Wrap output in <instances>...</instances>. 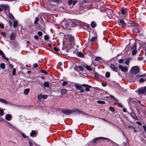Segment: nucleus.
I'll return each mask as SVG.
<instances>
[{
  "label": "nucleus",
  "instance_id": "0eeeda50",
  "mask_svg": "<svg viewBox=\"0 0 146 146\" xmlns=\"http://www.w3.org/2000/svg\"><path fill=\"white\" fill-rule=\"evenodd\" d=\"M146 91V86L144 88H142L139 89L138 90V94H144Z\"/></svg>",
  "mask_w": 146,
  "mask_h": 146
},
{
  "label": "nucleus",
  "instance_id": "37998d69",
  "mask_svg": "<svg viewBox=\"0 0 146 146\" xmlns=\"http://www.w3.org/2000/svg\"><path fill=\"white\" fill-rule=\"evenodd\" d=\"M137 59L139 61L142 60L143 59V57L142 56L139 57Z\"/></svg>",
  "mask_w": 146,
  "mask_h": 146
},
{
  "label": "nucleus",
  "instance_id": "58836bf2",
  "mask_svg": "<svg viewBox=\"0 0 146 146\" xmlns=\"http://www.w3.org/2000/svg\"><path fill=\"white\" fill-rule=\"evenodd\" d=\"M138 25H139L137 23H132L131 25V26L132 27H137Z\"/></svg>",
  "mask_w": 146,
  "mask_h": 146
},
{
  "label": "nucleus",
  "instance_id": "6ab92c4d",
  "mask_svg": "<svg viewBox=\"0 0 146 146\" xmlns=\"http://www.w3.org/2000/svg\"><path fill=\"white\" fill-rule=\"evenodd\" d=\"M15 37V34L13 33H12L10 35L11 39L12 40H14Z\"/></svg>",
  "mask_w": 146,
  "mask_h": 146
},
{
  "label": "nucleus",
  "instance_id": "ea45409f",
  "mask_svg": "<svg viewBox=\"0 0 146 146\" xmlns=\"http://www.w3.org/2000/svg\"><path fill=\"white\" fill-rule=\"evenodd\" d=\"M101 7H100L101 9H103L105 8L106 7L105 5L102 3H101Z\"/></svg>",
  "mask_w": 146,
  "mask_h": 146
},
{
  "label": "nucleus",
  "instance_id": "9d476101",
  "mask_svg": "<svg viewBox=\"0 0 146 146\" xmlns=\"http://www.w3.org/2000/svg\"><path fill=\"white\" fill-rule=\"evenodd\" d=\"M119 68L122 72H126L128 70V68L126 67L123 66L121 65H119Z\"/></svg>",
  "mask_w": 146,
  "mask_h": 146
},
{
  "label": "nucleus",
  "instance_id": "680f3d73",
  "mask_svg": "<svg viewBox=\"0 0 146 146\" xmlns=\"http://www.w3.org/2000/svg\"><path fill=\"white\" fill-rule=\"evenodd\" d=\"M143 47L146 50V43H145L143 44Z\"/></svg>",
  "mask_w": 146,
  "mask_h": 146
},
{
  "label": "nucleus",
  "instance_id": "49530a36",
  "mask_svg": "<svg viewBox=\"0 0 146 146\" xmlns=\"http://www.w3.org/2000/svg\"><path fill=\"white\" fill-rule=\"evenodd\" d=\"M54 50L56 51H58L59 50V49L57 47H54L53 48Z\"/></svg>",
  "mask_w": 146,
  "mask_h": 146
},
{
  "label": "nucleus",
  "instance_id": "338daca9",
  "mask_svg": "<svg viewBox=\"0 0 146 146\" xmlns=\"http://www.w3.org/2000/svg\"><path fill=\"white\" fill-rule=\"evenodd\" d=\"M9 67H10V68H13V65L10 64L9 65Z\"/></svg>",
  "mask_w": 146,
  "mask_h": 146
},
{
  "label": "nucleus",
  "instance_id": "4468645a",
  "mask_svg": "<svg viewBox=\"0 0 146 146\" xmlns=\"http://www.w3.org/2000/svg\"><path fill=\"white\" fill-rule=\"evenodd\" d=\"M48 96L46 95H42L40 94L38 95V98H41L44 99H46L47 98Z\"/></svg>",
  "mask_w": 146,
  "mask_h": 146
},
{
  "label": "nucleus",
  "instance_id": "6e6d98bb",
  "mask_svg": "<svg viewBox=\"0 0 146 146\" xmlns=\"http://www.w3.org/2000/svg\"><path fill=\"white\" fill-rule=\"evenodd\" d=\"M123 62V59H120L119 60V62L120 63H122Z\"/></svg>",
  "mask_w": 146,
  "mask_h": 146
},
{
  "label": "nucleus",
  "instance_id": "473e14b6",
  "mask_svg": "<svg viewBox=\"0 0 146 146\" xmlns=\"http://www.w3.org/2000/svg\"><path fill=\"white\" fill-rule=\"evenodd\" d=\"M84 9H85V8L83 4H82V5H81L79 8V9L80 10H82Z\"/></svg>",
  "mask_w": 146,
  "mask_h": 146
},
{
  "label": "nucleus",
  "instance_id": "5fc2aeb1",
  "mask_svg": "<svg viewBox=\"0 0 146 146\" xmlns=\"http://www.w3.org/2000/svg\"><path fill=\"white\" fill-rule=\"evenodd\" d=\"M3 112V111L2 110L0 109V115H2Z\"/></svg>",
  "mask_w": 146,
  "mask_h": 146
},
{
  "label": "nucleus",
  "instance_id": "20e7f679",
  "mask_svg": "<svg viewBox=\"0 0 146 146\" xmlns=\"http://www.w3.org/2000/svg\"><path fill=\"white\" fill-rule=\"evenodd\" d=\"M129 10L127 9L123 8L121 9V12L122 14L124 15V17H126L128 15V11Z\"/></svg>",
  "mask_w": 146,
  "mask_h": 146
},
{
  "label": "nucleus",
  "instance_id": "8fccbe9b",
  "mask_svg": "<svg viewBox=\"0 0 146 146\" xmlns=\"http://www.w3.org/2000/svg\"><path fill=\"white\" fill-rule=\"evenodd\" d=\"M67 84H68V82H66V81H64L62 83V85L63 86H64L67 85Z\"/></svg>",
  "mask_w": 146,
  "mask_h": 146
},
{
  "label": "nucleus",
  "instance_id": "1a4fd4ad",
  "mask_svg": "<svg viewBox=\"0 0 146 146\" xmlns=\"http://www.w3.org/2000/svg\"><path fill=\"white\" fill-rule=\"evenodd\" d=\"M142 30V28L138 25L134 29V31L135 33H138Z\"/></svg>",
  "mask_w": 146,
  "mask_h": 146
},
{
  "label": "nucleus",
  "instance_id": "c85d7f7f",
  "mask_svg": "<svg viewBox=\"0 0 146 146\" xmlns=\"http://www.w3.org/2000/svg\"><path fill=\"white\" fill-rule=\"evenodd\" d=\"M2 9L6 10L8 8V6L7 5H2Z\"/></svg>",
  "mask_w": 146,
  "mask_h": 146
},
{
  "label": "nucleus",
  "instance_id": "79ce46f5",
  "mask_svg": "<svg viewBox=\"0 0 146 146\" xmlns=\"http://www.w3.org/2000/svg\"><path fill=\"white\" fill-rule=\"evenodd\" d=\"M40 71L41 73H44V74H46L47 73V72H46V71L45 70H40Z\"/></svg>",
  "mask_w": 146,
  "mask_h": 146
},
{
  "label": "nucleus",
  "instance_id": "9b49d317",
  "mask_svg": "<svg viewBox=\"0 0 146 146\" xmlns=\"http://www.w3.org/2000/svg\"><path fill=\"white\" fill-rule=\"evenodd\" d=\"M77 2V1L76 0L73 1V0H69L68 1V3L70 5V6L75 5Z\"/></svg>",
  "mask_w": 146,
  "mask_h": 146
},
{
  "label": "nucleus",
  "instance_id": "7ed1b4c3",
  "mask_svg": "<svg viewBox=\"0 0 146 146\" xmlns=\"http://www.w3.org/2000/svg\"><path fill=\"white\" fill-rule=\"evenodd\" d=\"M72 23L70 20H64L61 23V25L63 29H69L70 27V25Z\"/></svg>",
  "mask_w": 146,
  "mask_h": 146
},
{
  "label": "nucleus",
  "instance_id": "de8ad7c7",
  "mask_svg": "<svg viewBox=\"0 0 146 146\" xmlns=\"http://www.w3.org/2000/svg\"><path fill=\"white\" fill-rule=\"evenodd\" d=\"M101 59V58L99 57H97L95 58V60L97 61H99Z\"/></svg>",
  "mask_w": 146,
  "mask_h": 146
},
{
  "label": "nucleus",
  "instance_id": "72a5a7b5",
  "mask_svg": "<svg viewBox=\"0 0 146 146\" xmlns=\"http://www.w3.org/2000/svg\"><path fill=\"white\" fill-rule=\"evenodd\" d=\"M97 102L99 104H105V102L103 101L98 100Z\"/></svg>",
  "mask_w": 146,
  "mask_h": 146
},
{
  "label": "nucleus",
  "instance_id": "774afa93",
  "mask_svg": "<svg viewBox=\"0 0 146 146\" xmlns=\"http://www.w3.org/2000/svg\"><path fill=\"white\" fill-rule=\"evenodd\" d=\"M123 111L124 112H126V110L125 108H123Z\"/></svg>",
  "mask_w": 146,
  "mask_h": 146
},
{
  "label": "nucleus",
  "instance_id": "cd10ccee",
  "mask_svg": "<svg viewBox=\"0 0 146 146\" xmlns=\"http://www.w3.org/2000/svg\"><path fill=\"white\" fill-rule=\"evenodd\" d=\"M0 101L6 104H7V101L4 99H0Z\"/></svg>",
  "mask_w": 146,
  "mask_h": 146
},
{
  "label": "nucleus",
  "instance_id": "4d7b16f0",
  "mask_svg": "<svg viewBox=\"0 0 146 146\" xmlns=\"http://www.w3.org/2000/svg\"><path fill=\"white\" fill-rule=\"evenodd\" d=\"M38 66V64L37 63H35L33 64V67L34 68H36Z\"/></svg>",
  "mask_w": 146,
  "mask_h": 146
},
{
  "label": "nucleus",
  "instance_id": "4be33fe9",
  "mask_svg": "<svg viewBox=\"0 0 146 146\" xmlns=\"http://www.w3.org/2000/svg\"><path fill=\"white\" fill-rule=\"evenodd\" d=\"M84 67L85 68H86V69L88 70L91 71L92 70V69L90 68V67L88 66L84 65Z\"/></svg>",
  "mask_w": 146,
  "mask_h": 146
},
{
  "label": "nucleus",
  "instance_id": "2f4dec72",
  "mask_svg": "<svg viewBox=\"0 0 146 146\" xmlns=\"http://www.w3.org/2000/svg\"><path fill=\"white\" fill-rule=\"evenodd\" d=\"M131 102H138L139 103H140V101H139L137 100H135L134 99H131Z\"/></svg>",
  "mask_w": 146,
  "mask_h": 146
},
{
  "label": "nucleus",
  "instance_id": "f03ea898",
  "mask_svg": "<svg viewBox=\"0 0 146 146\" xmlns=\"http://www.w3.org/2000/svg\"><path fill=\"white\" fill-rule=\"evenodd\" d=\"M70 43V45L72 46L74 44V38L71 35H68L65 36L63 40V45L68 44Z\"/></svg>",
  "mask_w": 146,
  "mask_h": 146
},
{
  "label": "nucleus",
  "instance_id": "aec40b11",
  "mask_svg": "<svg viewBox=\"0 0 146 146\" xmlns=\"http://www.w3.org/2000/svg\"><path fill=\"white\" fill-rule=\"evenodd\" d=\"M67 90L66 89H63L61 90V94L62 95H64L67 92Z\"/></svg>",
  "mask_w": 146,
  "mask_h": 146
},
{
  "label": "nucleus",
  "instance_id": "e2e57ef3",
  "mask_svg": "<svg viewBox=\"0 0 146 146\" xmlns=\"http://www.w3.org/2000/svg\"><path fill=\"white\" fill-rule=\"evenodd\" d=\"M102 85L103 86L105 87L106 86V83H102Z\"/></svg>",
  "mask_w": 146,
  "mask_h": 146
},
{
  "label": "nucleus",
  "instance_id": "c03bdc74",
  "mask_svg": "<svg viewBox=\"0 0 146 146\" xmlns=\"http://www.w3.org/2000/svg\"><path fill=\"white\" fill-rule=\"evenodd\" d=\"M144 81V79L143 78H141L139 80L140 82H143Z\"/></svg>",
  "mask_w": 146,
  "mask_h": 146
},
{
  "label": "nucleus",
  "instance_id": "2eb2a0df",
  "mask_svg": "<svg viewBox=\"0 0 146 146\" xmlns=\"http://www.w3.org/2000/svg\"><path fill=\"white\" fill-rule=\"evenodd\" d=\"M74 111L78 113L79 114L81 113L85 115H87V114L85 112L78 110L75 109Z\"/></svg>",
  "mask_w": 146,
  "mask_h": 146
},
{
  "label": "nucleus",
  "instance_id": "5701e85b",
  "mask_svg": "<svg viewBox=\"0 0 146 146\" xmlns=\"http://www.w3.org/2000/svg\"><path fill=\"white\" fill-rule=\"evenodd\" d=\"M77 55L78 56H79L80 57H82L84 56L83 54L81 52H78L77 53Z\"/></svg>",
  "mask_w": 146,
  "mask_h": 146
},
{
  "label": "nucleus",
  "instance_id": "c756f323",
  "mask_svg": "<svg viewBox=\"0 0 146 146\" xmlns=\"http://www.w3.org/2000/svg\"><path fill=\"white\" fill-rule=\"evenodd\" d=\"M18 22L17 21H15L13 22V27L14 28H15L17 26Z\"/></svg>",
  "mask_w": 146,
  "mask_h": 146
},
{
  "label": "nucleus",
  "instance_id": "e433bc0d",
  "mask_svg": "<svg viewBox=\"0 0 146 146\" xmlns=\"http://www.w3.org/2000/svg\"><path fill=\"white\" fill-rule=\"evenodd\" d=\"M109 109L112 112H114L115 110V108L112 107H109Z\"/></svg>",
  "mask_w": 146,
  "mask_h": 146
},
{
  "label": "nucleus",
  "instance_id": "f3484780",
  "mask_svg": "<svg viewBox=\"0 0 146 146\" xmlns=\"http://www.w3.org/2000/svg\"><path fill=\"white\" fill-rule=\"evenodd\" d=\"M119 22L120 23V24H119V25H122L123 27H125L126 26L125 23L122 19L120 20Z\"/></svg>",
  "mask_w": 146,
  "mask_h": 146
},
{
  "label": "nucleus",
  "instance_id": "393cba45",
  "mask_svg": "<svg viewBox=\"0 0 146 146\" xmlns=\"http://www.w3.org/2000/svg\"><path fill=\"white\" fill-rule=\"evenodd\" d=\"M36 134V132L34 131H32L30 133V135L31 136L33 137L34 135H35Z\"/></svg>",
  "mask_w": 146,
  "mask_h": 146
},
{
  "label": "nucleus",
  "instance_id": "f8f14e48",
  "mask_svg": "<svg viewBox=\"0 0 146 146\" xmlns=\"http://www.w3.org/2000/svg\"><path fill=\"white\" fill-rule=\"evenodd\" d=\"M110 67L114 71L117 72L118 68L117 67L115 66L113 64H111L110 65Z\"/></svg>",
  "mask_w": 146,
  "mask_h": 146
},
{
  "label": "nucleus",
  "instance_id": "13d9d810",
  "mask_svg": "<svg viewBox=\"0 0 146 146\" xmlns=\"http://www.w3.org/2000/svg\"><path fill=\"white\" fill-rule=\"evenodd\" d=\"M0 28L2 29L4 28V26L3 24L0 23Z\"/></svg>",
  "mask_w": 146,
  "mask_h": 146
},
{
  "label": "nucleus",
  "instance_id": "0e129e2a",
  "mask_svg": "<svg viewBox=\"0 0 146 146\" xmlns=\"http://www.w3.org/2000/svg\"><path fill=\"white\" fill-rule=\"evenodd\" d=\"M146 75V74H144L143 75H141L140 76H139L140 77H144Z\"/></svg>",
  "mask_w": 146,
  "mask_h": 146
},
{
  "label": "nucleus",
  "instance_id": "a211bd4d",
  "mask_svg": "<svg viewBox=\"0 0 146 146\" xmlns=\"http://www.w3.org/2000/svg\"><path fill=\"white\" fill-rule=\"evenodd\" d=\"M0 55H2V57L3 58H4L6 60H8V59L7 58H6L5 57V55L4 54L3 52L1 50H0Z\"/></svg>",
  "mask_w": 146,
  "mask_h": 146
},
{
  "label": "nucleus",
  "instance_id": "bf43d9fd",
  "mask_svg": "<svg viewBox=\"0 0 146 146\" xmlns=\"http://www.w3.org/2000/svg\"><path fill=\"white\" fill-rule=\"evenodd\" d=\"M38 37L37 36V35H35L34 36V38L36 40H37L38 39Z\"/></svg>",
  "mask_w": 146,
  "mask_h": 146
},
{
  "label": "nucleus",
  "instance_id": "bb28decb",
  "mask_svg": "<svg viewBox=\"0 0 146 146\" xmlns=\"http://www.w3.org/2000/svg\"><path fill=\"white\" fill-rule=\"evenodd\" d=\"M94 77L95 79H97L99 78V74L97 73L94 74Z\"/></svg>",
  "mask_w": 146,
  "mask_h": 146
},
{
  "label": "nucleus",
  "instance_id": "39448f33",
  "mask_svg": "<svg viewBox=\"0 0 146 146\" xmlns=\"http://www.w3.org/2000/svg\"><path fill=\"white\" fill-rule=\"evenodd\" d=\"M139 68L137 66H135L132 68L131 72L134 74H136L139 72Z\"/></svg>",
  "mask_w": 146,
  "mask_h": 146
},
{
  "label": "nucleus",
  "instance_id": "f257e3e1",
  "mask_svg": "<svg viewBox=\"0 0 146 146\" xmlns=\"http://www.w3.org/2000/svg\"><path fill=\"white\" fill-rule=\"evenodd\" d=\"M74 86L76 89L80 90V92L82 93L84 92L85 90L87 92H89L90 88H92L91 86L85 84H74Z\"/></svg>",
  "mask_w": 146,
  "mask_h": 146
},
{
  "label": "nucleus",
  "instance_id": "a18cd8bd",
  "mask_svg": "<svg viewBox=\"0 0 146 146\" xmlns=\"http://www.w3.org/2000/svg\"><path fill=\"white\" fill-rule=\"evenodd\" d=\"M44 38L45 40H48L49 38L48 36L47 35H45L44 37Z\"/></svg>",
  "mask_w": 146,
  "mask_h": 146
},
{
  "label": "nucleus",
  "instance_id": "b1692460",
  "mask_svg": "<svg viewBox=\"0 0 146 146\" xmlns=\"http://www.w3.org/2000/svg\"><path fill=\"white\" fill-rule=\"evenodd\" d=\"M44 86L48 88L49 87V83L48 82H44L43 84Z\"/></svg>",
  "mask_w": 146,
  "mask_h": 146
},
{
  "label": "nucleus",
  "instance_id": "f704fd0d",
  "mask_svg": "<svg viewBox=\"0 0 146 146\" xmlns=\"http://www.w3.org/2000/svg\"><path fill=\"white\" fill-rule=\"evenodd\" d=\"M5 65L4 63H2L0 65V68L3 69H5Z\"/></svg>",
  "mask_w": 146,
  "mask_h": 146
},
{
  "label": "nucleus",
  "instance_id": "603ef678",
  "mask_svg": "<svg viewBox=\"0 0 146 146\" xmlns=\"http://www.w3.org/2000/svg\"><path fill=\"white\" fill-rule=\"evenodd\" d=\"M74 69L75 70L78 71V70L79 69L78 67L76 66L74 67Z\"/></svg>",
  "mask_w": 146,
  "mask_h": 146
},
{
  "label": "nucleus",
  "instance_id": "423d86ee",
  "mask_svg": "<svg viewBox=\"0 0 146 146\" xmlns=\"http://www.w3.org/2000/svg\"><path fill=\"white\" fill-rule=\"evenodd\" d=\"M136 43H135L133 46L131 48V50H132V55H135L137 52L136 50Z\"/></svg>",
  "mask_w": 146,
  "mask_h": 146
},
{
  "label": "nucleus",
  "instance_id": "09e8293b",
  "mask_svg": "<svg viewBox=\"0 0 146 146\" xmlns=\"http://www.w3.org/2000/svg\"><path fill=\"white\" fill-rule=\"evenodd\" d=\"M22 135L23 136V137L24 138H28L29 137H26L25 135L23 133H22Z\"/></svg>",
  "mask_w": 146,
  "mask_h": 146
},
{
  "label": "nucleus",
  "instance_id": "412c9836",
  "mask_svg": "<svg viewBox=\"0 0 146 146\" xmlns=\"http://www.w3.org/2000/svg\"><path fill=\"white\" fill-rule=\"evenodd\" d=\"M96 40V37L94 36L92 37L91 38V41L92 43H94Z\"/></svg>",
  "mask_w": 146,
  "mask_h": 146
},
{
  "label": "nucleus",
  "instance_id": "dca6fc26",
  "mask_svg": "<svg viewBox=\"0 0 146 146\" xmlns=\"http://www.w3.org/2000/svg\"><path fill=\"white\" fill-rule=\"evenodd\" d=\"M11 116L9 114H7L5 116V119L8 121H10L11 119Z\"/></svg>",
  "mask_w": 146,
  "mask_h": 146
},
{
  "label": "nucleus",
  "instance_id": "3c124183",
  "mask_svg": "<svg viewBox=\"0 0 146 146\" xmlns=\"http://www.w3.org/2000/svg\"><path fill=\"white\" fill-rule=\"evenodd\" d=\"M38 34L40 36H42V32L41 31H38Z\"/></svg>",
  "mask_w": 146,
  "mask_h": 146
},
{
  "label": "nucleus",
  "instance_id": "7c9ffc66",
  "mask_svg": "<svg viewBox=\"0 0 146 146\" xmlns=\"http://www.w3.org/2000/svg\"><path fill=\"white\" fill-rule=\"evenodd\" d=\"M91 26L93 28H95L96 26V24L94 22H92L91 23Z\"/></svg>",
  "mask_w": 146,
  "mask_h": 146
},
{
  "label": "nucleus",
  "instance_id": "4c0bfd02",
  "mask_svg": "<svg viewBox=\"0 0 146 146\" xmlns=\"http://www.w3.org/2000/svg\"><path fill=\"white\" fill-rule=\"evenodd\" d=\"M105 75L106 77L109 78L110 76V73L109 72H106Z\"/></svg>",
  "mask_w": 146,
  "mask_h": 146
},
{
  "label": "nucleus",
  "instance_id": "ddd939ff",
  "mask_svg": "<svg viewBox=\"0 0 146 146\" xmlns=\"http://www.w3.org/2000/svg\"><path fill=\"white\" fill-rule=\"evenodd\" d=\"M62 112L64 114H69L72 113V111L69 110H64L62 111Z\"/></svg>",
  "mask_w": 146,
  "mask_h": 146
},
{
  "label": "nucleus",
  "instance_id": "69168bd1",
  "mask_svg": "<svg viewBox=\"0 0 146 146\" xmlns=\"http://www.w3.org/2000/svg\"><path fill=\"white\" fill-rule=\"evenodd\" d=\"M29 144L30 146H32L33 144L30 141L29 142Z\"/></svg>",
  "mask_w": 146,
  "mask_h": 146
},
{
  "label": "nucleus",
  "instance_id": "6e6552de",
  "mask_svg": "<svg viewBox=\"0 0 146 146\" xmlns=\"http://www.w3.org/2000/svg\"><path fill=\"white\" fill-rule=\"evenodd\" d=\"M108 139L106 138L102 137H98L95 138L92 140V142L94 143H95L100 141V139Z\"/></svg>",
  "mask_w": 146,
  "mask_h": 146
},
{
  "label": "nucleus",
  "instance_id": "052dcab7",
  "mask_svg": "<svg viewBox=\"0 0 146 146\" xmlns=\"http://www.w3.org/2000/svg\"><path fill=\"white\" fill-rule=\"evenodd\" d=\"M60 0H51L52 1H53L54 2H58Z\"/></svg>",
  "mask_w": 146,
  "mask_h": 146
},
{
  "label": "nucleus",
  "instance_id": "864d4df0",
  "mask_svg": "<svg viewBox=\"0 0 146 146\" xmlns=\"http://www.w3.org/2000/svg\"><path fill=\"white\" fill-rule=\"evenodd\" d=\"M79 69H80V70L82 71H83V70H84V68H83V67L82 66H79Z\"/></svg>",
  "mask_w": 146,
  "mask_h": 146
},
{
  "label": "nucleus",
  "instance_id": "a878e982",
  "mask_svg": "<svg viewBox=\"0 0 146 146\" xmlns=\"http://www.w3.org/2000/svg\"><path fill=\"white\" fill-rule=\"evenodd\" d=\"M29 89H25L24 90V94L25 95L29 93Z\"/></svg>",
  "mask_w": 146,
  "mask_h": 146
},
{
  "label": "nucleus",
  "instance_id": "c9c22d12",
  "mask_svg": "<svg viewBox=\"0 0 146 146\" xmlns=\"http://www.w3.org/2000/svg\"><path fill=\"white\" fill-rule=\"evenodd\" d=\"M16 72V69L15 68H13L12 70V74L14 76Z\"/></svg>",
  "mask_w": 146,
  "mask_h": 146
},
{
  "label": "nucleus",
  "instance_id": "a19ab883",
  "mask_svg": "<svg viewBox=\"0 0 146 146\" xmlns=\"http://www.w3.org/2000/svg\"><path fill=\"white\" fill-rule=\"evenodd\" d=\"M39 20L38 17H36L35 21V24L37 25V22Z\"/></svg>",
  "mask_w": 146,
  "mask_h": 146
}]
</instances>
